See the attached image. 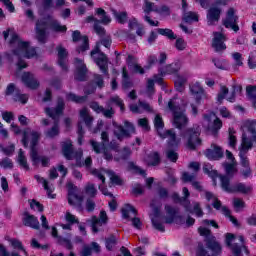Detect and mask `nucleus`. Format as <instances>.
I'll return each instance as SVG.
<instances>
[{
    "instance_id": "nucleus-1",
    "label": "nucleus",
    "mask_w": 256,
    "mask_h": 256,
    "mask_svg": "<svg viewBox=\"0 0 256 256\" xmlns=\"http://www.w3.org/2000/svg\"><path fill=\"white\" fill-rule=\"evenodd\" d=\"M154 129L160 139L168 138L169 147H177V134L173 129L163 131L165 129V122L163 121V117L159 114L154 118Z\"/></svg>"
},
{
    "instance_id": "nucleus-2",
    "label": "nucleus",
    "mask_w": 256,
    "mask_h": 256,
    "mask_svg": "<svg viewBox=\"0 0 256 256\" xmlns=\"http://www.w3.org/2000/svg\"><path fill=\"white\" fill-rule=\"evenodd\" d=\"M220 185L226 193H241L242 195H249L253 191L252 186H247L243 182H238L231 186V177L221 175L219 176Z\"/></svg>"
},
{
    "instance_id": "nucleus-3",
    "label": "nucleus",
    "mask_w": 256,
    "mask_h": 256,
    "mask_svg": "<svg viewBox=\"0 0 256 256\" xmlns=\"http://www.w3.org/2000/svg\"><path fill=\"white\" fill-rule=\"evenodd\" d=\"M184 137L187 139L186 145L190 151H195L197 146L203 143V140H201V126L194 124L192 127L186 129Z\"/></svg>"
},
{
    "instance_id": "nucleus-4",
    "label": "nucleus",
    "mask_w": 256,
    "mask_h": 256,
    "mask_svg": "<svg viewBox=\"0 0 256 256\" xmlns=\"http://www.w3.org/2000/svg\"><path fill=\"white\" fill-rule=\"evenodd\" d=\"M112 125L114 127V136L118 141L129 139L135 133V125L128 120L124 121V126L116 121H113Z\"/></svg>"
},
{
    "instance_id": "nucleus-5",
    "label": "nucleus",
    "mask_w": 256,
    "mask_h": 256,
    "mask_svg": "<svg viewBox=\"0 0 256 256\" xmlns=\"http://www.w3.org/2000/svg\"><path fill=\"white\" fill-rule=\"evenodd\" d=\"M97 53L100 54V57L95 58V63L99 67L101 73L103 75H109V59L107 58V55L105 53L101 52L99 47H96L95 49L91 50L90 55L91 57L97 55Z\"/></svg>"
},
{
    "instance_id": "nucleus-6",
    "label": "nucleus",
    "mask_w": 256,
    "mask_h": 256,
    "mask_svg": "<svg viewBox=\"0 0 256 256\" xmlns=\"http://www.w3.org/2000/svg\"><path fill=\"white\" fill-rule=\"evenodd\" d=\"M87 223H90L92 233H99V227H103V225H107L109 223V216H107V211L101 210L99 217L94 215L91 217V219L87 220Z\"/></svg>"
},
{
    "instance_id": "nucleus-7",
    "label": "nucleus",
    "mask_w": 256,
    "mask_h": 256,
    "mask_svg": "<svg viewBox=\"0 0 256 256\" xmlns=\"http://www.w3.org/2000/svg\"><path fill=\"white\" fill-rule=\"evenodd\" d=\"M237 21H239V16L235 14V8L230 7L226 12V18L223 20L222 24L226 29H232L234 33H237L239 31Z\"/></svg>"
},
{
    "instance_id": "nucleus-8",
    "label": "nucleus",
    "mask_w": 256,
    "mask_h": 256,
    "mask_svg": "<svg viewBox=\"0 0 256 256\" xmlns=\"http://www.w3.org/2000/svg\"><path fill=\"white\" fill-rule=\"evenodd\" d=\"M30 135H31L30 157L32 160V165L35 167L39 159V152L37 151V145H39V140L41 139V133L37 131H32Z\"/></svg>"
},
{
    "instance_id": "nucleus-9",
    "label": "nucleus",
    "mask_w": 256,
    "mask_h": 256,
    "mask_svg": "<svg viewBox=\"0 0 256 256\" xmlns=\"http://www.w3.org/2000/svg\"><path fill=\"white\" fill-rule=\"evenodd\" d=\"M60 145H61L62 155L67 161H73L77 153H80L79 151H75V147H73V141H71V139L62 141Z\"/></svg>"
},
{
    "instance_id": "nucleus-10",
    "label": "nucleus",
    "mask_w": 256,
    "mask_h": 256,
    "mask_svg": "<svg viewBox=\"0 0 256 256\" xmlns=\"http://www.w3.org/2000/svg\"><path fill=\"white\" fill-rule=\"evenodd\" d=\"M83 41L80 46L76 47L77 53H85V51H89V37L87 35L82 36L81 31L75 30L72 32V40L74 43H78V41Z\"/></svg>"
},
{
    "instance_id": "nucleus-11",
    "label": "nucleus",
    "mask_w": 256,
    "mask_h": 256,
    "mask_svg": "<svg viewBox=\"0 0 256 256\" xmlns=\"http://www.w3.org/2000/svg\"><path fill=\"white\" fill-rule=\"evenodd\" d=\"M190 93L193 95L196 105H201L203 103V99L207 98V93L199 82L190 85Z\"/></svg>"
},
{
    "instance_id": "nucleus-12",
    "label": "nucleus",
    "mask_w": 256,
    "mask_h": 256,
    "mask_svg": "<svg viewBox=\"0 0 256 256\" xmlns=\"http://www.w3.org/2000/svg\"><path fill=\"white\" fill-rule=\"evenodd\" d=\"M47 21L40 19L36 21V38L39 43L45 45L47 43Z\"/></svg>"
},
{
    "instance_id": "nucleus-13",
    "label": "nucleus",
    "mask_w": 256,
    "mask_h": 256,
    "mask_svg": "<svg viewBox=\"0 0 256 256\" xmlns=\"http://www.w3.org/2000/svg\"><path fill=\"white\" fill-rule=\"evenodd\" d=\"M65 111V101L62 97H58L57 104L55 108H45V113L48 115V117H51V119H56V117H59L63 115V112Z\"/></svg>"
},
{
    "instance_id": "nucleus-14",
    "label": "nucleus",
    "mask_w": 256,
    "mask_h": 256,
    "mask_svg": "<svg viewBox=\"0 0 256 256\" xmlns=\"http://www.w3.org/2000/svg\"><path fill=\"white\" fill-rule=\"evenodd\" d=\"M75 64L76 66V73L74 75V79L76 81H87V65H85V63H83V60L81 58H75Z\"/></svg>"
},
{
    "instance_id": "nucleus-15",
    "label": "nucleus",
    "mask_w": 256,
    "mask_h": 256,
    "mask_svg": "<svg viewBox=\"0 0 256 256\" xmlns=\"http://www.w3.org/2000/svg\"><path fill=\"white\" fill-rule=\"evenodd\" d=\"M126 65L132 71V73H135V75H145V66H141V64L137 63V59L132 54H129L126 58Z\"/></svg>"
},
{
    "instance_id": "nucleus-16",
    "label": "nucleus",
    "mask_w": 256,
    "mask_h": 256,
    "mask_svg": "<svg viewBox=\"0 0 256 256\" xmlns=\"http://www.w3.org/2000/svg\"><path fill=\"white\" fill-rule=\"evenodd\" d=\"M214 38L212 40V47L215 49L216 53L221 51H225L227 49V45H225V41H227V36L221 32H214Z\"/></svg>"
},
{
    "instance_id": "nucleus-17",
    "label": "nucleus",
    "mask_w": 256,
    "mask_h": 256,
    "mask_svg": "<svg viewBox=\"0 0 256 256\" xmlns=\"http://www.w3.org/2000/svg\"><path fill=\"white\" fill-rule=\"evenodd\" d=\"M22 83L28 87V89H39L41 85L38 80L35 78V75L31 72H23L21 76Z\"/></svg>"
},
{
    "instance_id": "nucleus-18",
    "label": "nucleus",
    "mask_w": 256,
    "mask_h": 256,
    "mask_svg": "<svg viewBox=\"0 0 256 256\" xmlns=\"http://www.w3.org/2000/svg\"><path fill=\"white\" fill-rule=\"evenodd\" d=\"M68 203L69 205L75 206L77 201L79 205L83 203V196L77 194V186H75L73 183H68Z\"/></svg>"
},
{
    "instance_id": "nucleus-19",
    "label": "nucleus",
    "mask_w": 256,
    "mask_h": 256,
    "mask_svg": "<svg viewBox=\"0 0 256 256\" xmlns=\"http://www.w3.org/2000/svg\"><path fill=\"white\" fill-rule=\"evenodd\" d=\"M22 223L24 227H30V229H40L39 219L37 216L30 214L29 212H23Z\"/></svg>"
},
{
    "instance_id": "nucleus-20",
    "label": "nucleus",
    "mask_w": 256,
    "mask_h": 256,
    "mask_svg": "<svg viewBox=\"0 0 256 256\" xmlns=\"http://www.w3.org/2000/svg\"><path fill=\"white\" fill-rule=\"evenodd\" d=\"M233 241H235V234L227 233L225 237L226 247L231 249L234 256H243V254H241L242 253L241 246H239V244L237 243L233 244Z\"/></svg>"
},
{
    "instance_id": "nucleus-21",
    "label": "nucleus",
    "mask_w": 256,
    "mask_h": 256,
    "mask_svg": "<svg viewBox=\"0 0 256 256\" xmlns=\"http://www.w3.org/2000/svg\"><path fill=\"white\" fill-rule=\"evenodd\" d=\"M189 123V118L183 111L176 112V114H173V125L176 129H185L187 127V124Z\"/></svg>"
},
{
    "instance_id": "nucleus-22",
    "label": "nucleus",
    "mask_w": 256,
    "mask_h": 256,
    "mask_svg": "<svg viewBox=\"0 0 256 256\" xmlns=\"http://www.w3.org/2000/svg\"><path fill=\"white\" fill-rule=\"evenodd\" d=\"M221 8L217 6H211L207 11V21L208 25H214L215 23H218V21L221 19Z\"/></svg>"
},
{
    "instance_id": "nucleus-23",
    "label": "nucleus",
    "mask_w": 256,
    "mask_h": 256,
    "mask_svg": "<svg viewBox=\"0 0 256 256\" xmlns=\"http://www.w3.org/2000/svg\"><path fill=\"white\" fill-rule=\"evenodd\" d=\"M165 211L168 215V217H166L165 223H167L168 225H171V223H173L175 219H179V221L183 220V216L179 215V208H175L171 205H166Z\"/></svg>"
},
{
    "instance_id": "nucleus-24",
    "label": "nucleus",
    "mask_w": 256,
    "mask_h": 256,
    "mask_svg": "<svg viewBox=\"0 0 256 256\" xmlns=\"http://www.w3.org/2000/svg\"><path fill=\"white\" fill-rule=\"evenodd\" d=\"M93 253H96V255L101 253V246L97 242H91L90 245L84 244L80 256H92Z\"/></svg>"
},
{
    "instance_id": "nucleus-25",
    "label": "nucleus",
    "mask_w": 256,
    "mask_h": 256,
    "mask_svg": "<svg viewBox=\"0 0 256 256\" xmlns=\"http://www.w3.org/2000/svg\"><path fill=\"white\" fill-rule=\"evenodd\" d=\"M57 51L59 67H61L62 71H69V66H67V57L69 55V52H67V49H65L63 46H58Z\"/></svg>"
},
{
    "instance_id": "nucleus-26",
    "label": "nucleus",
    "mask_w": 256,
    "mask_h": 256,
    "mask_svg": "<svg viewBox=\"0 0 256 256\" xmlns=\"http://www.w3.org/2000/svg\"><path fill=\"white\" fill-rule=\"evenodd\" d=\"M205 155L209 161H219L223 159V148L221 146H214V149H206Z\"/></svg>"
},
{
    "instance_id": "nucleus-27",
    "label": "nucleus",
    "mask_w": 256,
    "mask_h": 256,
    "mask_svg": "<svg viewBox=\"0 0 256 256\" xmlns=\"http://www.w3.org/2000/svg\"><path fill=\"white\" fill-rule=\"evenodd\" d=\"M251 149H253V138H249L247 134L243 133L239 153H249Z\"/></svg>"
},
{
    "instance_id": "nucleus-28",
    "label": "nucleus",
    "mask_w": 256,
    "mask_h": 256,
    "mask_svg": "<svg viewBox=\"0 0 256 256\" xmlns=\"http://www.w3.org/2000/svg\"><path fill=\"white\" fill-rule=\"evenodd\" d=\"M158 73L161 77L165 75H179V68L177 64H167L164 68H159Z\"/></svg>"
},
{
    "instance_id": "nucleus-29",
    "label": "nucleus",
    "mask_w": 256,
    "mask_h": 256,
    "mask_svg": "<svg viewBox=\"0 0 256 256\" xmlns=\"http://www.w3.org/2000/svg\"><path fill=\"white\" fill-rule=\"evenodd\" d=\"M147 166L157 167L161 165V154L158 151L151 152L147 155Z\"/></svg>"
},
{
    "instance_id": "nucleus-30",
    "label": "nucleus",
    "mask_w": 256,
    "mask_h": 256,
    "mask_svg": "<svg viewBox=\"0 0 256 256\" xmlns=\"http://www.w3.org/2000/svg\"><path fill=\"white\" fill-rule=\"evenodd\" d=\"M206 247L211 249V251L214 253V255H220L222 248L221 244L219 242L215 241V238H208L206 239Z\"/></svg>"
},
{
    "instance_id": "nucleus-31",
    "label": "nucleus",
    "mask_w": 256,
    "mask_h": 256,
    "mask_svg": "<svg viewBox=\"0 0 256 256\" xmlns=\"http://www.w3.org/2000/svg\"><path fill=\"white\" fill-rule=\"evenodd\" d=\"M133 87V81H131V76L127 71V66L122 67V88L131 89Z\"/></svg>"
},
{
    "instance_id": "nucleus-32",
    "label": "nucleus",
    "mask_w": 256,
    "mask_h": 256,
    "mask_svg": "<svg viewBox=\"0 0 256 256\" xmlns=\"http://www.w3.org/2000/svg\"><path fill=\"white\" fill-rule=\"evenodd\" d=\"M177 147H179V142H177L176 147H173V148L169 146V142H168V150L166 151V158L168 159V161H171V163H177V161H179V153L175 152V149H177Z\"/></svg>"
},
{
    "instance_id": "nucleus-33",
    "label": "nucleus",
    "mask_w": 256,
    "mask_h": 256,
    "mask_svg": "<svg viewBox=\"0 0 256 256\" xmlns=\"http://www.w3.org/2000/svg\"><path fill=\"white\" fill-rule=\"evenodd\" d=\"M95 15L100 17V19H101L100 23H102V25H109V23H111V17L109 15H107V12L105 11V9L96 8Z\"/></svg>"
},
{
    "instance_id": "nucleus-34",
    "label": "nucleus",
    "mask_w": 256,
    "mask_h": 256,
    "mask_svg": "<svg viewBox=\"0 0 256 256\" xmlns=\"http://www.w3.org/2000/svg\"><path fill=\"white\" fill-rule=\"evenodd\" d=\"M203 173L208 175L210 179H218V177L221 176L217 170L213 169V166L210 163H205L203 165Z\"/></svg>"
},
{
    "instance_id": "nucleus-35",
    "label": "nucleus",
    "mask_w": 256,
    "mask_h": 256,
    "mask_svg": "<svg viewBox=\"0 0 256 256\" xmlns=\"http://www.w3.org/2000/svg\"><path fill=\"white\" fill-rule=\"evenodd\" d=\"M185 83H187V79L177 74L176 80L174 81L175 90L178 91V93H183L185 91Z\"/></svg>"
},
{
    "instance_id": "nucleus-36",
    "label": "nucleus",
    "mask_w": 256,
    "mask_h": 256,
    "mask_svg": "<svg viewBox=\"0 0 256 256\" xmlns=\"http://www.w3.org/2000/svg\"><path fill=\"white\" fill-rule=\"evenodd\" d=\"M112 14L114 16V18L116 19L117 23H119L120 25H125L127 23V19H128V15L127 12L123 11V12H118L115 9H112Z\"/></svg>"
},
{
    "instance_id": "nucleus-37",
    "label": "nucleus",
    "mask_w": 256,
    "mask_h": 256,
    "mask_svg": "<svg viewBox=\"0 0 256 256\" xmlns=\"http://www.w3.org/2000/svg\"><path fill=\"white\" fill-rule=\"evenodd\" d=\"M14 103H21L22 105H27L29 102L28 94H21V90H16V93L13 95Z\"/></svg>"
},
{
    "instance_id": "nucleus-38",
    "label": "nucleus",
    "mask_w": 256,
    "mask_h": 256,
    "mask_svg": "<svg viewBox=\"0 0 256 256\" xmlns=\"http://www.w3.org/2000/svg\"><path fill=\"white\" fill-rule=\"evenodd\" d=\"M67 101H72V103L82 104L87 101V96H78L77 94L70 92L66 94Z\"/></svg>"
},
{
    "instance_id": "nucleus-39",
    "label": "nucleus",
    "mask_w": 256,
    "mask_h": 256,
    "mask_svg": "<svg viewBox=\"0 0 256 256\" xmlns=\"http://www.w3.org/2000/svg\"><path fill=\"white\" fill-rule=\"evenodd\" d=\"M50 29L54 31V33H67V26L61 25L57 20H52L50 22Z\"/></svg>"
},
{
    "instance_id": "nucleus-40",
    "label": "nucleus",
    "mask_w": 256,
    "mask_h": 256,
    "mask_svg": "<svg viewBox=\"0 0 256 256\" xmlns=\"http://www.w3.org/2000/svg\"><path fill=\"white\" fill-rule=\"evenodd\" d=\"M157 33L159 35H162L163 37H167V39H170V41H173L177 39V35H175V32L169 28H157Z\"/></svg>"
},
{
    "instance_id": "nucleus-41",
    "label": "nucleus",
    "mask_w": 256,
    "mask_h": 256,
    "mask_svg": "<svg viewBox=\"0 0 256 256\" xmlns=\"http://www.w3.org/2000/svg\"><path fill=\"white\" fill-rule=\"evenodd\" d=\"M80 117L83 119L86 127H91L93 125V117L89 115V110H87V108L80 110Z\"/></svg>"
},
{
    "instance_id": "nucleus-42",
    "label": "nucleus",
    "mask_w": 256,
    "mask_h": 256,
    "mask_svg": "<svg viewBox=\"0 0 256 256\" xmlns=\"http://www.w3.org/2000/svg\"><path fill=\"white\" fill-rule=\"evenodd\" d=\"M30 43L27 41L20 40L18 42V48L12 51L13 55L19 56L22 53H25L29 49Z\"/></svg>"
},
{
    "instance_id": "nucleus-43",
    "label": "nucleus",
    "mask_w": 256,
    "mask_h": 256,
    "mask_svg": "<svg viewBox=\"0 0 256 256\" xmlns=\"http://www.w3.org/2000/svg\"><path fill=\"white\" fill-rule=\"evenodd\" d=\"M123 219H130L129 213H133L134 215H137V208L134 207L131 204H126L125 208H122L121 210Z\"/></svg>"
},
{
    "instance_id": "nucleus-44",
    "label": "nucleus",
    "mask_w": 256,
    "mask_h": 256,
    "mask_svg": "<svg viewBox=\"0 0 256 256\" xmlns=\"http://www.w3.org/2000/svg\"><path fill=\"white\" fill-rule=\"evenodd\" d=\"M246 95L252 101L253 107H256V86L248 85L246 87Z\"/></svg>"
},
{
    "instance_id": "nucleus-45",
    "label": "nucleus",
    "mask_w": 256,
    "mask_h": 256,
    "mask_svg": "<svg viewBox=\"0 0 256 256\" xmlns=\"http://www.w3.org/2000/svg\"><path fill=\"white\" fill-rule=\"evenodd\" d=\"M222 127H223V121H221L219 118L216 117L210 128L212 135L214 136L219 135V131H221Z\"/></svg>"
},
{
    "instance_id": "nucleus-46",
    "label": "nucleus",
    "mask_w": 256,
    "mask_h": 256,
    "mask_svg": "<svg viewBox=\"0 0 256 256\" xmlns=\"http://www.w3.org/2000/svg\"><path fill=\"white\" fill-rule=\"evenodd\" d=\"M18 163L20 167H23L26 171H29V164L27 163V157H25V152L20 149L18 152Z\"/></svg>"
},
{
    "instance_id": "nucleus-47",
    "label": "nucleus",
    "mask_w": 256,
    "mask_h": 256,
    "mask_svg": "<svg viewBox=\"0 0 256 256\" xmlns=\"http://www.w3.org/2000/svg\"><path fill=\"white\" fill-rule=\"evenodd\" d=\"M59 133H60L59 124L55 122L54 125L45 132V135L49 139H54V137H57Z\"/></svg>"
},
{
    "instance_id": "nucleus-48",
    "label": "nucleus",
    "mask_w": 256,
    "mask_h": 256,
    "mask_svg": "<svg viewBox=\"0 0 256 256\" xmlns=\"http://www.w3.org/2000/svg\"><path fill=\"white\" fill-rule=\"evenodd\" d=\"M183 21L185 23H193V21L197 23L199 21V15L195 12H184Z\"/></svg>"
},
{
    "instance_id": "nucleus-49",
    "label": "nucleus",
    "mask_w": 256,
    "mask_h": 256,
    "mask_svg": "<svg viewBox=\"0 0 256 256\" xmlns=\"http://www.w3.org/2000/svg\"><path fill=\"white\" fill-rule=\"evenodd\" d=\"M58 245H61V247H65L68 251H73V243L69 238L65 237H58Z\"/></svg>"
},
{
    "instance_id": "nucleus-50",
    "label": "nucleus",
    "mask_w": 256,
    "mask_h": 256,
    "mask_svg": "<svg viewBox=\"0 0 256 256\" xmlns=\"http://www.w3.org/2000/svg\"><path fill=\"white\" fill-rule=\"evenodd\" d=\"M34 179H36L38 183H42L43 188L45 189V191H47L48 195H51V193H53V190H51V187H49V181H47L45 178L39 175H35Z\"/></svg>"
},
{
    "instance_id": "nucleus-51",
    "label": "nucleus",
    "mask_w": 256,
    "mask_h": 256,
    "mask_svg": "<svg viewBox=\"0 0 256 256\" xmlns=\"http://www.w3.org/2000/svg\"><path fill=\"white\" fill-rule=\"evenodd\" d=\"M224 167L226 172L225 176L233 179V177H235V174L237 173V168H235V165L231 163H226Z\"/></svg>"
},
{
    "instance_id": "nucleus-52",
    "label": "nucleus",
    "mask_w": 256,
    "mask_h": 256,
    "mask_svg": "<svg viewBox=\"0 0 256 256\" xmlns=\"http://www.w3.org/2000/svg\"><path fill=\"white\" fill-rule=\"evenodd\" d=\"M77 135H78V145H83V139H85V130L83 129V123H77Z\"/></svg>"
},
{
    "instance_id": "nucleus-53",
    "label": "nucleus",
    "mask_w": 256,
    "mask_h": 256,
    "mask_svg": "<svg viewBox=\"0 0 256 256\" xmlns=\"http://www.w3.org/2000/svg\"><path fill=\"white\" fill-rule=\"evenodd\" d=\"M110 103H114L117 107L120 108L121 113H125V103L119 98V96H113L110 98Z\"/></svg>"
},
{
    "instance_id": "nucleus-54",
    "label": "nucleus",
    "mask_w": 256,
    "mask_h": 256,
    "mask_svg": "<svg viewBox=\"0 0 256 256\" xmlns=\"http://www.w3.org/2000/svg\"><path fill=\"white\" fill-rule=\"evenodd\" d=\"M0 149L6 157H12V155L15 153V144H10L9 146H0Z\"/></svg>"
},
{
    "instance_id": "nucleus-55",
    "label": "nucleus",
    "mask_w": 256,
    "mask_h": 256,
    "mask_svg": "<svg viewBox=\"0 0 256 256\" xmlns=\"http://www.w3.org/2000/svg\"><path fill=\"white\" fill-rule=\"evenodd\" d=\"M115 245H117V237L112 234L108 238H106V249L108 251H112Z\"/></svg>"
},
{
    "instance_id": "nucleus-56",
    "label": "nucleus",
    "mask_w": 256,
    "mask_h": 256,
    "mask_svg": "<svg viewBox=\"0 0 256 256\" xmlns=\"http://www.w3.org/2000/svg\"><path fill=\"white\" fill-rule=\"evenodd\" d=\"M85 193H86V195H89L90 197H96L97 196V188H95V184L88 183L85 186Z\"/></svg>"
},
{
    "instance_id": "nucleus-57",
    "label": "nucleus",
    "mask_w": 256,
    "mask_h": 256,
    "mask_svg": "<svg viewBox=\"0 0 256 256\" xmlns=\"http://www.w3.org/2000/svg\"><path fill=\"white\" fill-rule=\"evenodd\" d=\"M11 245L13 249H18L19 251H23V253L27 255V250H25V247L23 246V242H21L20 240L12 239Z\"/></svg>"
},
{
    "instance_id": "nucleus-58",
    "label": "nucleus",
    "mask_w": 256,
    "mask_h": 256,
    "mask_svg": "<svg viewBox=\"0 0 256 256\" xmlns=\"http://www.w3.org/2000/svg\"><path fill=\"white\" fill-rule=\"evenodd\" d=\"M0 167H2V169H13V160L9 157L3 158L0 160Z\"/></svg>"
},
{
    "instance_id": "nucleus-59",
    "label": "nucleus",
    "mask_w": 256,
    "mask_h": 256,
    "mask_svg": "<svg viewBox=\"0 0 256 256\" xmlns=\"http://www.w3.org/2000/svg\"><path fill=\"white\" fill-rule=\"evenodd\" d=\"M110 181L112 185H119V186L123 185V180L121 179V177H119L113 171H110Z\"/></svg>"
},
{
    "instance_id": "nucleus-60",
    "label": "nucleus",
    "mask_w": 256,
    "mask_h": 256,
    "mask_svg": "<svg viewBox=\"0 0 256 256\" xmlns=\"http://www.w3.org/2000/svg\"><path fill=\"white\" fill-rule=\"evenodd\" d=\"M17 91H20L19 88H17L14 83H10L6 87L5 95L6 97H10V95H15Z\"/></svg>"
},
{
    "instance_id": "nucleus-61",
    "label": "nucleus",
    "mask_w": 256,
    "mask_h": 256,
    "mask_svg": "<svg viewBox=\"0 0 256 256\" xmlns=\"http://www.w3.org/2000/svg\"><path fill=\"white\" fill-rule=\"evenodd\" d=\"M239 157H240V163L241 167H251L249 163V158L247 157V152H239Z\"/></svg>"
},
{
    "instance_id": "nucleus-62",
    "label": "nucleus",
    "mask_w": 256,
    "mask_h": 256,
    "mask_svg": "<svg viewBox=\"0 0 256 256\" xmlns=\"http://www.w3.org/2000/svg\"><path fill=\"white\" fill-rule=\"evenodd\" d=\"M158 62L159 60L155 55H150L147 60V65L144 66V69H146V71H149L151 67H153V65H155Z\"/></svg>"
},
{
    "instance_id": "nucleus-63",
    "label": "nucleus",
    "mask_w": 256,
    "mask_h": 256,
    "mask_svg": "<svg viewBox=\"0 0 256 256\" xmlns=\"http://www.w3.org/2000/svg\"><path fill=\"white\" fill-rule=\"evenodd\" d=\"M129 157H131V148L126 146L120 151V159L122 161H128Z\"/></svg>"
},
{
    "instance_id": "nucleus-64",
    "label": "nucleus",
    "mask_w": 256,
    "mask_h": 256,
    "mask_svg": "<svg viewBox=\"0 0 256 256\" xmlns=\"http://www.w3.org/2000/svg\"><path fill=\"white\" fill-rule=\"evenodd\" d=\"M248 132L251 133L252 137L256 135V120H252L247 123Z\"/></svg>"
}]
</instances>
